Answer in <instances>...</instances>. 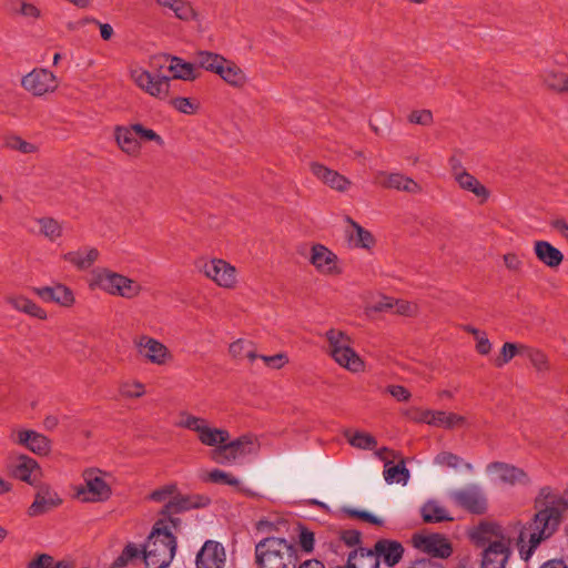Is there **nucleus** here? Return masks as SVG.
<instances>
[{
  "label": "nucleus",
  "instance_id": "obj_1",
  "mask_svg": "<svg viewBox=\"0 0 568 568\" xmlns=\"http://www.w3.org/2000/svg\"><path fill=\"white\" fill-rule=\"evenodd\" d=\"M535 526L530 523L513 520L506 525L481 523L474 532V538L487 546L481 554V568H505L511 556L513 542H516L521 559L529 560L544 540L535 541Z\"/></svg>",
  "mask_w": 568,
  "mask_h": 568
},
{
  "label": "nucleus",
  "instance_id": "obj_2",
  "mask_svg": "<svg viewBox=\"0 0 568 568\" xmlns=\"http://www.w3.org/2000/svg\"><path fill=\"white\" fill-rule=\"evenodd\" d=\"M534 507L536 513L530 523L538 534H532V539L547 540L558 530L564 514L568 509V487L564 491L551 486L541 487L535 498Z\"/></svg>",
  "mask_w": 568,
  "mask_h": 568
},
{
  "label": "nucleus",
  "instance_id": "obj_3",
  "mask_svg": "<svg viewBox=\"0 0 568 568\" xmlns=\"http://www.w3.org/2000/svg\"><path fill=\"white\" fill-rule=\"evenodd\" d=\"M176 547V538L170 528L162 520L156 521L141 549L145 567L168 568Z\"/></svg>",
  "mask_w": 568,
  "mask_h": 568
},
{
  "label": "nucleus",
  "instance_id": "obj_4",
  "mask_svg": "<svg viewBox=\"0 0 568 568\" xmlns=\"http://www.w3.org/2000/svg\"><path fill=\"white\" fill-rule=\"evenodd\" d=\"M257 568H296L297 550L284 538L266 537L255 545Z\"/></svg>",
  "mask_w": 568,
  "mask_h": 568
},
{
  "label": "nucleus",
  "instance_id": "obj_5",
  "mask_svg": "<svg viewBox=\"0 0 568 568\" xmlns=\"http://www.w3.org/2000/svg\"><path fill=\"white\" fill-rule=\"evenodd\" d=\"M90 286L126 300H133L142 292V286L136 281L108 268L93 270Z\"/></svg>",
  "mask_w": 568,
  "mask_h": 568
},
{
  "label": "nucleus",
  "instance_id": "obj_6",
  "mask_svg": "<svg viewBox=\"0 0 568 568\" xmlns=\"http://www.w3.org/2000/svg\"><path fill=\"white\" fill-rule=\"evenodd\" d=\"M325 336L328 342L329 355L341 367L352 373L364 371V361L352 348L348 335L342 331L331 328L326 332Z\"/></svg>",
  "mask_w": 568,
  "mask_h": 568
},
{
  "label": "nucleus",
  "instance_id": "obj_7",
  "mask_svg": "<svg viewBox=\"0 0 568 568\" xmlns=\"http://www.w3.org/2000/svg\"><path fill=\"white\" fill-rule=\"evenodd\" d=\"M176 426L196 433L199 442L204 446L216 448L230 439V433L226 429L213 427L205 418L187 412L180 413Z\"/></svg>",
  "mask_w": 568,
  "mask_h": 568
},
{
  "label": "nucleus",
  "instance_id": "obj_8",
  "mask_svg": "<svg viewBox=\"0 0 568 568\" xmlns=\"http://www.w3.org/2000/svg\"><path fill=\"white\" fill-rule=\"evenodd\" d=\"M258 448L256 438L252 435H242L234 440H227L211 452V458L222 465H230L240 458L256 453Z\"/></svg>",
  "mask_w": 568,
  "mask_h": 568
},
{
  "label": "nucleus",
  "instance_id": "obj_9",
  "mask_svg": "<svg viewBox=\"0 0 568 568\" xmlns=\"http://www.w3.org/2000/svg\"><path fill=\"white\" fill-rule=\"evenodd\" d=\"M132 343L136 351V354L145 363H149V364H152L155 366H165V365H169L173 361V354L169 349V347L161 341H159L150 335H146V334L136 335L133 338Z\"/></svg>",
  "mask_w": 568,
  "mask_h": 568
},
{
  "label": "nucleus",
  "instance_id": "obj_10",
  "mask_svg": "<svg viewBox=\"0 0 568 568\" xmlns=\"http://www.w3.org/2000/svg\"><path fill=\"white\" fill-rule=\"evenodd\" d=\"M134 84L152 98L165 100L170 93V79L166 75H153L148 70L132 65L129 70Z\"/></svg>",
  "mask_w": 568,
  "mask_h": 568
},
{
  "label": "nucleus",
  "instance_id": "obj_11",
  "mask_svg": "<svg viewBox=\"0 0 568 568\" xmlns=\"http://www.w3.org/2000/svg\"><path fill=\"white\" fill-rule=\"evenodd\" d=\"M84 486L78 489V496L83 501H104L111 496V486L105 480V474L99 469H87L83 473Z\"/></svg>",
  "mask_w": 568,
  "mask_h": 568
},
{
  "label": "nucleus",
  "instance_id": "obj_12",
  "mask_svg": "<svg viewBox=\"0 0 568 568\" xmlns=\"http://www.w3.org/2000/svg\"><path fill=\"white\" fill-rule=\"evenodd\" d=\"M21 87L34 97H43L57 91L59 81L53 72L36 68L21 79Z\"/></svg>",
  "mask_w": 568,
  "mask_h": 568
},
{
  "label": "nucleus",
  "instance_id": "obj_13",
  "mask_svg": "<svg viewBox=\"0 0 568 568\" xmlns=\"http://www.w3.org/2000/svg\"><path fill=\"white\" fill-rule=\"evenodd\" d=\"M201 271L219 287L233 290L237 285V270L222 258H212L206 261Z\"/></svg>",
  "mask_w": 568,
  "mask_h": 568
},
{
  "label": "nucleus",
  "instance_id": "obj_14",
  "mask_svg": "<svg viewBox=\"0 0 568 568\" xmlns=\"http://www.w3.org/2000/svg\"><path fill=\"white\" fill-rule=\"evenodd\" d=\"M486 471L493 480L507 486H530L531 479L528 474L511 464L493 462L486 466Z\"/></svg>",
  "mask_w": 568,
  "mask_h": 568
},
{
  "label": "nucleus",
  "instance_id": "obj_15",
  "mask_svg": "<svg viewBox=\"0 0 568 568\" xmlns=\"http://www.w3.org/2000/svg\"><path fill=\"white\" fill-rule=\"evenodd\" d=\"M449 497L456 506L471 514H484L487 509L485 493L475 484L453 490Z\"/></svg>",
  "mask_w": 568,
  "mask_h": 568
},
{
  "label": "nucleus",
  "instance_id": "obj_16",
  "mask_svg": "<svg viewBox=\"0 0 568 568\" xmlns=\"http://www.w3.org/2000/svg\"><path fill=\"white\" fill-rule=\"evenodd\" d=\"M308 261L322 275L335 276L343 272L338 256L323 244L312 245Z\"/></svg>",
  "mask_w": 568,
  "mask_h": 568
},
{
  "label": "nucleus",
  "instance_id": "obj_17",
  "mask_svg": "<svg viewBox=\"0 0 568 568\" xmlns=\"http://www.w3.org/2000/svg\"><path fill=\"white\" fill-rule=\"evenodd\" d=\"M10 440L39 456H45L51 450L50 439L32 429L14 428L11 430Z\"/></svg>",
  "mask_w": 568,
  "mask_h": 568
},
{
  "label": "nucleus",
  "instance_id": "obj_18",
  "mask_svg": "<svg viewBox=\"0 0 568 568\" xmlns=\"http://www.w3.org/2000/svg\"><path fill=\"white\" fill-rule=\"evenodd\" d=\"M413 544L422 552L437 558H448L453 552L450 542L439 534L415 535Z\"/></svg>",
  "mask_w": 568,
  "mask_h": 568
},
{
  "label": "nucleus",
  "instance_id": "obj_19",
  "mask_svg": "<svg viewBox=\"0 0 568 568\" xmlns=\"http://www.w3.org/2000/svg\"><path fill=\"white\" fill-rule=\"evenodd\" d=\"M226 561L225 549L215 540H206L196 555V568H223Z\"/></svg>",
  "mask_w": 568,
  "mask_h": 568
},
{
  "label": "nucleus",
  "instance_id": "obj_20",
  "mask_svg": "<svg viewBox=\"0 0 568 568\" xmlns=\"http://www.w3.org/2000/svg\"><path fill=\"white\" fill-rule=\"evenodd\" d=\"M61 503L62 499L55 490H53L49 485H40L38 486L34 500L28 509V515L30 517L41 516L57 508Z\"/></svg>",
  "mask_w": 568,
  "mask_h": 568
},
{
  "label": "nucleus",
  "instance_id": "obj_21",
  "mask_svg": "<svg viewBox=\"0 0 568 568\" xmlns=\"http://www.w3.org/2000/svg\"><path fill=\"white\" fill-rule=\"evenodd\" d=\"M311 172L316 179L334 191L345 193L352 186L349 179L321 163L313 162L311 164Z\"/></svg>",
  "mask_w": 568,
  "mask_h": 568
},
{
  "label": "nucleus",
  "instance_id": "obj_22",
  "mask_svg": "<svg viewBox=\"0 0 568 568\" xmlns=\"http://www.w3.org/2000/svg\"><path fill=\"white\" fill-rule=\"evenodd\" d=\"M209 498L201 495H180L176 494L163 506L161 514L171 516L186 510L202 508L209 505Z\"/></svg>",
  "mask_w": 568,
  "mask_h": 568
},
{
  "label": "nucleus",
  "instance_id": "obj_23",
  "mask_svg": "<svg viewBox=\"0 0 568 568\" xmlns=\"http://www.w3.org/2000/svg\"><path fill=\"white\" fill-rule=\"evenodd\" d=\"M369 551L378 558V562L383 561L388 567L397 565L404 555V547L399 541L392 539H381L376 541Z\"/></svg>",
  "mask_w": 568,
  "mask_h": 568
},
{
  "label": "nucleus",
  "instance_id": "obj_24",
  "mask_svg": "<svg viewBox=\"0 0 568 568\" xmlns=\"http://www.w3.org/2000/svg\"><path fill=\"white\" fill-rule=\"evenodd\" d=\"M416 420L419 423L428 424L430 426L443 427L447 429L463 426L466 422L465 417L455 413L430 409L420 412Z\"/></svg>",
  "mask_w": 568,
  "mask_h": 568
},
{
  "label": "nucleus",
  "instance_id": "obj_25",
  "mask_svg": "<svg viewBox=\"0 0 568 568\" xmlns=\"http://www.w3.org/2000/svg\"><path fill=\"white\" fill-rule=\"evenodd\" d=\"M113 135L118 148L123 153L134 158L140 155L142 146L133 129V123L128 125H116L114 128Z\"/></svg>",
  "mask_w": 568,
  "mask_h": 568
},
{
  "label": "nucleus",
  "instance_id": "obj_26",
  "mask_svg": "<svg viewBox=\"0 0 568 568\" xmlns=\"http://www.w3.org/2000/svg\"><path fill=\"white\" fill-rule=\"evenodd\" d=\"M13 475L29 485L37 486L41 477V468L36 459L20 455L14 462Z\"/></svg>",
  "mask_w": 568,
  "mask_h": 568
},
{
  "label": "nucleus",
  "instance_id": "obj_27",
  "mask_svg": "<svg viewBox=\"0 0 568 568\" xmlns=\"http://www.w3.org/2000/svg\"><path fill=\"white\" fill-rule=\"evenodd\" d=\"M453 176L459 187L473 193L480 202H485L489 197V191L486 186L462 166L453 168Z\"/></svg>",
  "mask_w": 568,
  "mask_h": 568
},
{
  "label": "nucleus",
  "instance_id": "obj_28",
  "mask_svg": "<svg viewBox=\"0 0 568 568\" xmlns=\"http://www.w3.org/2000/svg\"><path fill=\"white\" fill-rule=\"evenodd\" d=\"M33 292L45 303H57L61 306H71L74 302L72 291L62 284L36 287L33 288Z\"/></svg>",
  "mask_w": 568,
  "mask_h": 568
},
{
  "label": "nucleus",
  "instance_id": "obj_29",
  "mask_svg": "<svg viewBox=\"0 0 568 568\" xmlns=\"http://www.w3.org/2000/svg\"><path fill=\"white\" fill-rule=\"evenodd\" d=\"M378 176L383 178V181L381 182L383 187L404 191L410 194H418L422 192V186L417 182L400 173L379 172Z\"/></svg>",
  "mask_w": 568,
  "mask_h": 568
},
{
  "label": "nucleus",
  "instance_id": "obj_30",
  "mask_svg": "<svg viewBox=\"0 0 568 568\" xmlns=\"http://www.w3.org/2000/svg\"><path fill=\"white\" fill-rule=\"evenodd\" d=\"M100 253L98 248L91 246H83L75 251H70L63 255V260L72 264L80 271L89 270L99 258Z\"/></svg>",
  "mask_w": 568,
  "mask_h": 568
},
{
  "label": "nucleus",
  "instance_id": "obj_31",
  "mask_svg": "<svg viewBox=\"0 0 568 568\" xmlns=\"http://www.w3.org/2000/svg\"><path fill=\"white\" fill-rule=\"evenodd\" d=\"M346 223H348L349 227L346 229L347 239L354 247L369 250L375 244V239L373 234L361 226L357 222H355L349 216L345 219Z\"/></svg>",
  "mask_w": 568,
  "mask_h": 568
},
{
  "label": "nucleus",
  "instance_id": "obj_32",
  "mask_svg": "<svg viewBox=\"0 0 568 568\" xmlns=\"http://www.w3.org/2000/svg\"><path fill=\"white\" fill-rule=\"evenodd\" d=\"M534 251L537 258L548 267L556 268L564 261V254L547 241H536Z\"/></svg>",
  "mask_w": 568,
  "mask_h": 568
},
{
  "label": "nucleus",
  "instance_id": "obj_33",
  "mask_svg": "<svg viewBox=\"0 0 568 568\" xmlns=\"http://www.w3.org/2000/svg\"><path fill=\"white\" fill-rule=\"evenodd\" d=\"M216 74L234 88H242L247 82L245 72L236 63L226 59L225 63L221 65Z\"/></svg>",
  "mask_w": 568,
  "mask_h": 568
},
{
  "label": "nucleus",
  "instance_id": "obj_34",
  "mask_svg": "<svg viewBox=\"0 0 568 568\" xmlns=\"http://www.w3.org/2000/svg\"><path fill=\"white\" fill-rule=\"evenodd\" d=\"M397 465L393 464V460H386L384 465V479L387 484H402L406 485L409 480V470L405 466L403 458H398Z\"/></svg>",
  "mask_w": 568,
  "mask_h": 568
},
{
  "label": "nucleus",
  "instance_id": "obj_35",
  "mask_svg": "<svg viewBox=\"0 0 568 568\" xmlns=\"http://www.w3.org/2000/svg\"><path fill=\"white\" fill-rule=\"evenodd\" d=\"M7 302L17 311L26 313L39 320L47 318V312L33 301L22 295L7 297Z\"/></svg>",
  "mask_w": 568,
  "mask_h": 568
},
{
  "label": "nucleus",
  "instance_id": "obj_36",
  "mask_svg": "<svg viewBox=\"0 0 568 568\" xmlns=\"http://www.w3.org/2000/svg\"><path fill=\"white\" fill-rule=\"evenodd\" d=\"M422 517L426 523L450 521L453 517L449 511L437 500H428L420 509Z\"/></svg>",
  "mask_w": 568,
  "mask_h": 568
},
{
  "label": "nucleus",
  "instance_id": "obj_37",
  "mask_svg": "<svg viewBox=\"0 0 568 568\" xmlns=\"http://www.w3.org/2000/svg\"><path fill=\"white\" fill-rule=\"evenodd\" d=\"M347 568H379V562L369 549L359 548L349 552Z\"/></svg>",
  "mask_w": 568,
  "mask_h": 568
},
{
  "label": "nucleus",
  "instance_id": "obj_38",
  "mask_svg": "<svg viewBox=\"0 0 568 568\" xmlns=\"http://www.w3.org/2000/svg\"><path fill=\"white\" fill-rule=\"evenodd\" d=\"M156 3L171 10L178 19L183 21H190L196 17L195 10L186 0H156Z\"/></svg>",
  "mask_w": 568,
  "mask_h": 568
},
{
  "label": "nucleus",
  "instance_id": "obj_39",
  "mask_svg": "<svg viewBox=\"0 0 568 568\" xmlns=\"http://www.w3.org/2000/svg\"><path fill=\"white\" fill-rule=\"evenodd\" d=\"M434 464L443 468H452L454 470L464 467L467 471L473 473L474 466L465 462L460 456L450 452H440L434 458Z\"/></svg>",
  "mask_w": 568,
  "mask_h": 568
},
{
  "label": "nucleus",
  "instance_id": "obj_40",
  "mask_svg": "<svg viewBox=\"0 0 568 568\" xmlns=\"http://www.w3.org/2000/svg\"><path fill=\"white\" fill-rule=\"evenodd\" d=\"M169 69L175 79L191 81L197 77V70L193 63L184 62L176 57L172 58Z\"/></svg>",
  "mask_w": 568,
  "mask_h": 568
},
{
  "label": "nucleus",
  "instance_id": "obj_41",
  "mask_svg": "<svg viewBox=\"0 0 568 568\" xmlns=\"http://www.w3.org/2000/svg\"><path fill=\"white\" fill-rule=\"evenodd\" d=\"M542 81L552 91L559 93L568 91V74L565 72L547 70L542 74Z\"/></svg>",
  "mask_w": 568,
  "mask_h": 568
},
{
  "label": "nucleus",
  "instance_id": "obj_42",
  "mask_svg": "<svg viewBox=\"0 0 568 568\" xmlns=\"http://www.w3.org/2000/svg\"><path fill=\"white\" fill-rule=\"evenodd\" d=\"M39 234L54 242L62 236V224L52 217H41L37 220Z\"/></svg>",
  "mask_w": 568,
  "mask_h": 568
},
{
  "label": "nucleus",
  "instance_id": "obj_43",
  "mask_svg": "<svg viewBox=\"0 0 568 568\" xmlns=\"http://www.w3.org/2000/svg\"><path fill=\"white\" fill-rule=\"evenodd\" d=\"M195 60L200 68L213 73H217L221 65L225 63L224 57L209 51L197 52Z\"/></svg>",
  "mask_w": 568,
  "mask_h": 568
},
{
  "label": "nucleus",
  "instance_id": "obj_44",
  "mask_svg": "<svg viewBox=\"0 0 568 568\" xmlns=\"http://www.w3.org/2000/svg\"><path fill=\"white\" fill-rule=\"evenodd\" d=\"M523 348H526V345L510 343V342L505 343L500 349L499 356H497L494 359V365L496 367H503L508 362H510L515 356H517V355L524 356Z\"/></svg>",
  "mask_w": 568,
  "mask_h": 568
},
{
  "label": "nucleus",
  "instance_id": "obj_45",
  "mask_svg": "<svg viewBox=\"0 0 568 568\" xmlns=\"http://www.w3.org/2000/svg\"><path fill=\"white\" fill-rule=\"evenodd\" d=\"M2 145L9 150L19 151L22 154L34 153L38 150L34 144L16 134L4 135Z\"/></svg>",
  "mask_w": 568,
  "mask_h": 568
},
{
  "label": "nucleus",
  "instance_id": "obj_46",
  "mask_svg": "<svg viewBox=\"0 0 568 568\" xmlns=\"http://www.w3.org/2000/svg\"><path fill=\"white\" fill-rule=\"evenodd\" d=\"M524 349V357L528 358L531 365L538 373H546L549 371V361L547 355L537 348H532L526 345Z\"/></svg>",
  "mask_w": 568,
  "mask_h": 568
},
{
  "label": "nucleus",
  "instance_id": "obj_47",
  "mask_svg": "<svg viewBox=\"0 0 568 568\" xmlns=\"http://www.w3.org/2000/svg\"><path fill=\"white\" fill-rule=\"evenodd\" d=\"M142 550L134 544H128L118 558L111 564L110 568H123L134 559L140 558Z\"/></svg>",
  "mask_w": 568,
  "mask_h": 568
},
{
  "label": "nucleus",
  "instance_id": "obj_48",
  "mask_svg": "<svg viewBox=\"0 0 568 568\" xmlns=\"http://www.w3.org/2000/svg\"><path fill=\"white\" fill-rule=\"evenodd\" d=\"M170 105L183 114H195L200 108L199 102L185 97H176L170 100Z\"/></svg>",
  "mask_w": 568,
  "mask_h": 568
},
{
  "label": "nucleus",
  "instance_id": "obj_49",
  "mask_svg": "<svg viewBox=\"0 0 568 568\" xmlns=\"http://www.w3.org/2000/svg\"><path fill=\"white\" fill-rule=\"evenodd\" d=\"M133 129L136 133L138 140L141 142H154L158 146H164L163 138L154 130L144 126L141 123H133Z\"/></svg>",
  "mask_w": 568,
  "mask_h": 568
},
{
  "label": "nucleus",
  "instance_id": "obj_50",
  "mask_svg": "<svg viewBox=\"0 0 568 568\" xmlns=\"http://www.w3.org/2000/svg\"><path fill=\"white\" fill-rule=\"evenodd\" d=\"M348 442L353 447L359 449H373L377 445L375 437L363 432L354 433L352 436L348 437Z\"/></svg>",
  "mask_w": 568,
  "mask_h": 568
},
{
  "label": "nucleus",
  "instance_id": "obj_51",
  "mask_svg": "<svg viewBox=\"0 0 568 568\" xmlns=\"http://www.w3.org/2000/svg\"><path fill=\"white\" fill-rule=\"evenodd\" d=\"M120 393L128 398H139L145 394V387L141 382L133 381L121 384Z\"/></svg>",
  "mask_w": 568,
  "mask_h": 568
},
{
  "label": "nucleus",
  "instance_id": "obj_52",
  "mask_svg": "<svg viewBox=\"0 0 568 568\" xmlns=\"http://www.w3.org/2000/svg\"><path fill=\"white\" fill-rule=\"evenodd\" d=\"M11 9L26 18L37 19L40 17V10L34 4L24 1H13Z\"/></svg>",
  "mask_w": 568,
  "mask_h": 568
},
{
  "label": "nucleus",
  "instance_id": "obj_53",
  "mask_svg": "<svg viewBox=\"0 0 568 568\" xmlns=\"http://www.w3.org/2000/svg\"><path fill=\"white\" fill-rule=\"evenodd\" d=\"M178 491V486L175 484H168L156 490H154L150 495V499L156 503L169 501Z\"/></svg>",
  "mask_w": 568,
  "mask_h": 568
},
{
  "label": "nucleus",
  "instance_id": "obj_54",
  "mask_svg": "<svg viewBox=\"0 0 568 568\" xmlns=\"http://www.w3.org/2000/svg\"><path fill=\"white\" fill-rule=\"evenodd\" d=\"M207 479L212 483H222L230 486H237L240 484L239 478L221 469H213L212 471H210L207 475Z\"/></svg>",
  "mask_w": 568,
  "mask_h": 568
},
{
  "label": "nucleus",
  "instance_id": "obj_55",
  "mask_svg": "<svg viewBox=\"0 0 568 568\" xmlns=\"http://www.w3.org/2000/svg\"><path fill=\"white\" fill-rule=\"evenodd\" d=\"M408 121L418 125H430L433 123V113L429 110H414L408 115Z\"/></svg>",
  "mask_w": 568,
  "mask_h": 568
},
{
  "label": "nucleus",
  "instance_id": "obj_56",
  "mask_svg": "<svg viewBox=\"0 0 568 568\" xmlns=\"http://www.w3.org/2000/svg\"><path fill=\"white\" fill-rule=\"evenodd\" d=\"M394 305V313L398 315L414 316L417 314L418 311V306L416 303L404 300H395Z\"/></svg>",
  "mask_w": 568,
  "mask_h": 568
},
{
  "label": "nucleus",
  "instance_id": "obj_57",
  "mask_svg": "<svg viewBox=\"0 0 568 568\" xmlns=\"http://www.w3.org/2000/svg\"><path fill=\"white\" fill-rule=\"evenodd\" d=\"M260 358L271 368L280 369L288 363L287 355L285 353H278L275 355H261Z\"/></svg>",
  "mask_w": 568,
  "mask_h": 568
},
{
  "label": "nucleus",
  "instance_id": "obj_58",
  "mask_svg": "<svg viewBox=\"0 0 568 568\" xmlns=\"http://www.w3.org/2000/svg\"><path fill=\"white\" fill-rule=\"evenodd\" d=\"M250 343L251 342H248L246 339H242V338L233 342L229 347V352H230L231 356L236 359L244 358L245 352H246L247 347L250 346Z\"/></svg>",
  "mask_w": 568,
  "mask_h": 568
},
{
  "label": "nucleus",
  "instance_id": "obj_59",
  "mask_svg": "<svg viewBox=\"0 0 568 568\" xmlns=\"http://www.w3.org/2000/svg\"><path fill=\"white\" fill-rule=\"evenodd\" d=\"M298 542L305 552L313 551L315 542L314 534L305 528H302L298 536Z\"/></svg>",
  "mask_w": 568,
  "mask_h": 568
},
{
  "label": "nucleus",
  "instance_id": "obj_60",
  "mask_svg": "<svg viewBox=\"0 0 568 568\" xmlns=\"http://www.w3.org/2000/svg\"><path fill=\"white\" fill-rule=\"evenodd\" d=\"M386 392L398 402H407L410 398L409 390L402 385H389Z\"/></svg>",
  "mask_w": 568,
  "mask_h": 568
},
{
  "label": "nucleus",
  "instance_id": "obj_61",
  "mask_svg": "<svg viewBox=\"0 0 568 568\" xmlns=\"http://www.w3.org/2000/svg\"><path fill=\"white\" fill-rule=\"evenodd\" d=\"M346 513L351 516V517H356V518H359V519H363L367 523H371V524H374V525H382L383 524V520L377 518L375 515L368 513V511H365V510H355V509H347Z\"/></svg>",
  "mask_w": 568,
  "mask_h": 568
},
{
  "label": "nucleus",
  "instance_id": "obj_62",
  "mask_svg": "<svg viewBox=\"0 0 568 568\" xmlns=\"http://www.w3.org/2000/svg\"><path fill=\"white\" fill-rule=\"evenodd\" d=\"M341 540L349 547L356 546L361 541V532L352 529L344 530L341 534Z\"/></svg>",
  "mask_w": 568,
  "mask_h": 568
},
{
  "label": "nucleus",
  "instance_id": "obj_63",
  "mask_svg": "<svg viewBox=\"0 0 568 568\" xmlns=\"http://www.w3.org/2000/svg\"><path fill=\"white\" fill-rule=\"evenodd\" d=\"M53 558L50 555L42 554L36 559L31 560L28 568H50L52 567Z\"/></svg>",
  "mask_w": 568,
  "mask_h": 568
},
{
  "label": "nucleus",
  "instance_id": "obj_64",
  "mask_svg": "<svg viewBox=\"0 0 568 568\" xmlns=\"http://www.w3.org/2000/svg\"><path fill=\"white\" fill-rule=\"evenodd\" d=\"M476 351L481 355H487L491 351V343L485 333L476 337Z\"/></svg>",
  "mask_w": 568,
  "mask_h": 568
}]
</instances>
